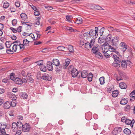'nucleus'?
Listing matches in <instances>:
<instances>
[{"label":"nucleus","instance_id":"nucleus-1","mask_svg":"<svg viewBox=\"0 0 135 135\" xmlns=\"http://www.w3.org/2000/svg\"><path fill=\"white\" fill-rule=\"evenodd\" d=\"M95 30H91L89 32V33L91 39H94L95 41V38L98 36V28L97 27H95Z\"/></svg>","mask_w":135,"mask_h":135},{"label":"nucleus","instance_id":"nucleus-2","mask_svg":"<svg viewBox=\"0 0 135 135\" xmlns=\"http://www.w3.org/2000/svg\"><path fill=\"white\" fill-rule=\"evenodd\" d=\"M95 40L94 39H91L90 42H86L85 43L84 47L86 50H89L92 48L95 44Z\"/></svg>","mask_w":135,"mask_h":135},{"label":"nucleus","instance_id":"nucleus-3","mask_svg":"<svg viewBox=\"0 0 135 135\" xmlns=\"http://www.w3.org/2000/svg\"><path fill=\"white\" fill-rule=\"evenodd\" d=\"M20 128L22 127V131L24 132H27L29 131L30 127L28 124L26 123L23 125H20Z\"/></svg>","mask_w":135,"mask_h":135},{"label":"nucleus","instance_id":"nucleus-4","mask_svg":"<svg viewBox=\"0 0 135 135\" xmlns=\"http://www.w3.org/2000/svg\"><path fill=\"white\" fill-rule=\"evenodd\" d=\"M119 38L118 36L113 37L111 40V44L113 46H116L119 44Z\"/></svg>","mask_w":135,"mask_h":135},{"label":"nucleus","instance_id":"nucleus-5","mask_svg":"<svg viewBox=\"0 0 135 135\" xmlns=\"http://www.w3.org/2000/svg\"><path fill=\"white\" fill-rule=\"evenodd\" d=\"M127 45L124 42H122L119 44V49L123 52H124L127 50Z\"/></svg>","mask_w":135,"mask_h":135},{"label":"nucleus","instance_id":"nucleus-6","mask_svg":"<svg viewBox=\"0 0 135 135\" xmlns=\"http://www.w3.org/2000/svg\"><path fill=\"white\" fill-rule=\"evenodd\" d=\"M93 46L91 50V52L95 54L98 52L100 48V46L98 44H95V43Z\"/></svg>","mask_w":135,"mask_h":135},{"label":"nucleus","instance_id":"nucleus-7","mask_svg":"<svg viewBox=\"0 0 135 135\" xmlns=\"http://www.w3.org/2000/svg\"><path fill=\"white\" fill-rule=\"evenodd\" d=\"M135 123V120L134 119L131 120L128 119H127L125 123L127 125H130L131 127L132 128L133 126V124Z\"/></svg>","mask_w":135,"mask_h":135},{"label":"nucleus","instance_id":"nucleus-8","mask_svg":"<svg viewBox=\"0 0 135 135\" xmlns=\"http://www.w3.org/2000/svg\"><path fill=\"white\" fill-rule=\"evenodd\" d=\"M41 78L42 79L44 80L50 81L51 80L50 75L49 74H44L41 76Z\"/></svg>","mask_w":135,"mask_h":135},{"label":"nucleus","instance_id":"nucleus-9","mask_svg":"<svg viewBox=\"0 0 135 135\" xmlns=\"http://www.w3.org/2000/svg\"><path fill=\"white\" fill-rule=\"evenodd\" d=\"M122 128L120 127H115L112 131V133L113 135H116L119 133L121 131Z\"/></svg>","mask_w":135,"mask_h":135},{"label":"nucleus","instance_id":"nucleus-10","mask_svg":"<svg viewBox=\"0 0 135 135\" xmlns=\"http://www.w3.org/2000/svg\"><path fill=\"white\" fill-rule=\"evenodd\" d=\"M20 126L19 124H17L16 123L13 122L12 124V129L13 132H15L17 130V127L20 128Z\"/></svg>","mask_w":135,"mask_h":135},{"label":"nucleus","instance_id":"nucleus-11","mask_svg":"<svg viewBox=\"0 0 135 135\" xmlns=\"http://www.w3.org/2000/svg\"><path fill=\"white\" fill-rule=\"evenodd\" d=\"M78 73L76 69L74 68L72 69L71 71V75L73 78L76 77Z\"/></svg>","mask_w":135,"mask_h":135},{"label":"nucleus","instance_id":"nucleus-12","mask_svg":"<svg viewBox=\"0 0 135 135\" xmlns=\"http://www.w3.org/2000/svg\"><path fill=\"white\" fill-rule=\"evenodd\" d=\"M32 76L31 73H28L27 76V81L29 82H32L34 81Z\"/></svg>","mask_w":135,"mask_h":135},{"label":"nucleus","instance_id":"nucleus-13","mask_svg":"<svg viewBox=\"0 0 135 135\" xmlns=\"http://www.w3.org/2000/svg\"><path fill=\"white\" fill-rule=\"evenodd\" d=\"M108 49L111 52L115 53V54L118 55L119 54V52L116 50L115 49L114 47L109 45L108 46Z\"/></svg>","mask_w":135,"mask_h":135},{"label":"nucleus","instance_id":"nucleus-14","mask_svg":"<svg viewBox=\"0 0 135 135\" xmlns=\"http://www.w3.org/2000/svg\"><path fill=\"white\" fill-rule=\"evenodd\" d=\"M47 69L49 71H52L53 70V66L52 62L50 61H48L47 63Z\"/></svg>","mask_w":135,"mask_h":135},{"label":"nucleus","instance_id":"nucleus-15","mask_svg":"<svg viewBox=\"0 0 135 135\" xmlns=\"http://www.w3.org/2000/svg\"><path fill=\"white\" fill-rule=\"evenodd\" d=\"M10 102L7 101L4 103L3 105V107L5 109H8L11 107Z\"/></svg>","mask_w":135,"mask_h":135},{"label":"nucleus","instance_id":"nucleus-16","mask_svg":"<svg viewBox=\"0 0 135 135\" xmlns=\"http://www.w3.org/2000/svg\"><path fill=\"white\" fill-rule=\"evenodd\" d=\"M8 97L11 99L12 100H16L17 97L15 95L12 93H9L8 95Z\"/></svg>","mask_w":135,"mask_h":135},{"label":"nucleus","instance_id":"nucleus-17","mask_svg":"<svg viewBox=\"0 0 135 135\" xmlns=\"http://www.w3.org/2000/svg\"><path fill=\"white\" fill-rule=\"evenodd\" d=\"M88 73L86 70L83 71L81 73V77L83 78H86L87 76Z\"/></svg>","mask_w":135,"mask_h":135},{"label":"nucleus","instance_id":"nucleus-18","mask_svg":"<svg viewBox=\"0 0 135 135\" xmlns=\"http://www.w3.org/2000/svg\"><path fill=\"white\" fill-rule=\"evenodd\" d=\"M84 37V38L86 40H88L91 39L90 35L89 32H85L83 34Z\"/></svg>","mask_w":135,"mask_h":135},{"label":"nucleus","instance_id":"nucleus-19","mask_svg":"<svg viewBox=\"0 0 135 135\" xmlns=\"http://www.w3.org/2000/svg\"><path fill=\"white\" fill-rule=\"evenodd\" d=\"M128 101V99L127 98H123L122 99L120 102V103L122 105H125L127 104Z\"/></svg>","mask_w":135,"mask_h":135},{"label":"nucleus","instance_id":"nucleus-20","mask_svg":"<svg viewBox=\"0 0 135 135\" xmlns=\"http://www.w3.org/2000/svg\"><path fill=\"white\" fill-rule=\"evenodd\" d=\"M14 81L16 84H22V82L21 81V79L20 78H16Z\"/></svg>","mask_w":135,"mask_h":135},{"label":"nucleus","instance_id":"nucleus-21","mask_svg":"<svg viewBox=\"0 0 135 135\" xmlns=\"http://www.w3.org/2000/svg\"><path fill=\"white\" fill-rule=\"evenodd\" d=\"M70 61V60L69 59H67L66 60L65 62L63 64V66H64V68H66L69 64Z\"/></svg>","mask_w":135,"mask_h":135},{"label":"nucleus","instance_id":"nucleus-22","mask_svg":"<svg viewBox=\"0 0 135 135\" xmlns=\"http://www.w3.org/2000/svg\"><path fill=\"white\" fill-rule=\"evenodd\" d=\"M119 87L122 89H126L127 87L126 84L123 82H121L119 83Z\"/></svg>","mask_w":135,"mask_h":135},{"label":"nucleus","instance_id":"nucleus-23","mask_svg":"<svg viewBox=\"0 0 135 135\" xmlns=\"http://www.w3.org/2000/svg\"><path fill=\"white\" fill-rule=\"evenodd\" d=\"M20 16L22 20L25 21L27 19V17L26 14L24 13L21 14Z\"/></svg>","mask_w":135,"mask_h":135},{"label":"nucleus","instance_id":"nucleus-24","mask_svg":"<svg viewBox=\"0 0 135 135\" xmlns=\"http://www.w3.org/2000/svg\"><path fill=\"white\" fill-rule=\"evenodd\" d=\"M114 60L115 64H118L119 63H120V60L119 57H118L117 55L113 58Z\"/></svg>","mask_w":135,"mask_h":135},{"label":"nucleus","instance_id":"nucleus-25","mask_svg":"<svg viewBox=\"0 0 135 135\" xmlns=\"http://www.w3.org/2000/svg\"><path fill=\"white\" fill-rule=\"evenodd\" d=\"M52 64L55 66H57L60 64V62L58 60L54 59L53 60Z\"/></svg>","mask_w":135,"mask_h":135},{"label":"nucleus","instance_id":"nucleus-26","mask_svg":"<svg viewBox=\"0 0 135 135\" xmlns=\"http://www.w3.org/2000/svg\"><path fill=\"white\" fill-rule=\"evenodd\" d=\"M124 133L127 135H129L131 133V130L128 128H125L123 131Z\"/></svg>","mask_w":135,"mask_h":135},{"label":"nucleus","instance_id":"nucleus-27","mask_svg":"<svg viewBox=\"0 0 135 135\" xmlns=\"http://www.w3.org/2000/svg\"><path fill=\"white\" fill-rule=\"evenodd\" d=\"M56 66L55 70L56 72H58L61 70L62 66L61 65L59 64Z\"/></svg>","mask_w":135,"mask_h":135},{"label":"nucleus","instance_id":"nucleus-28","mask_svg":"<svg viewBox=\"0 0 135 135\" xmlns=\"http://www.w3.org/2000/svg\"><path fill=\"white\" fill-rule=\"evenodd\" d=\"M20 97L22 98L26 99L27 98L28 95L25 93L22 92L20 93Z\"/></svg>","mask_w":135,"mask_h":135},{"label":"nucleus","instance_id":"nucleus-29","mask_svg":"<svg viewBox=\"0 0 135 135\" xmlns=\"http://www.w3.org/2000/svg\"><path fill=\"white\" fill-rule=\"evenodd\" d=\"M6 133L4 129L0 127V135H5Z\"/></svg>","mask_w":135,"mask_h":135},{"label":"nucleus","instance_id":"nucleus-30","mask_svg":"<svg viewBox=\"0 0 135 135\" xmlns=\"http://www.w3.org/2000/svg\"><path fill=\"white\" fill-rule=\"evenodd\" d=\"M119 92L117 90H116L112 91V95L113 97H117L118 95Z\"/></svg>","mask_w":135,"mask_h":135},{"label":"nucleus","instance_id":"nucleus-31","mask_svg":"<svg viewBox=\"0 0 135 135\" xmlns=\"http://www.w3.org/2000/svg\"><path fill=\"white\" fill-rule=\"evenodd\" d=\"M122 68H127V64L126 60H122V61L121 65Z\"/></svg>","mask_w":135,"mask_h":135},{"label":"nucleus","instance_id":"nucleus-32","mask_svg":"<svg viewBox=\"0 0 135 135\" xmlns=\"http://www.w3.org/2000/svg\"><path fill=\"white\" fill-rule=\"evenodd\" d=\"M105 39L103 37H99L98 38V41L99 43L101 44L105 42Z\"/></svg>","mask_w":135,"mask_h":135},{"label":"nucleus","instance_id":"nucleus-33","mask_svg":"<svg viewBox=\"0 0 135 135\" xmlns=\"http://www.w3.org/2000/svg\"><path fill=\"white\" fill-rule=\"evenodd\" d=\"M100 81V84L101 85L105 83L104 77L102 76L99 79Z\"/></svg>","mask_w":135,"mask_h":135},{"label":"nucleus","instance_id":"nucleus-34","mask_svg":"<svg viewBox=\"0 0 135 135\" xmlns=\"http://www.w3.org/2000/svg\"><path fill=\"white\" fill-rule=\"evenodd\" d=\"M68 50L70 52L73 53L74 51L73 46L71 45H69L68 47Z\"/></svg>","mask_w":135,"mask_h":135},{"label":"nucleus","instance_id":"nucleus-35","mask_svg":"<svg viewBox=\"0 0 135 135\" xmlns=\"http://www.w3.org/2000/svg\"><path fill=\"white\" fill-rule=\"evenodd\" d=\"M29 42L30 41L27 39H24L23 41V44L25 46H27L29 45Z\"/></svg>","mask_w":135,"mask_h":135},{"label":"nucleus","instance_id":"nucleus-36","mask_svg":"<svg viewBox=\"0 0 135 135\" xmlns=\"http://www.w3.org/2000/svg\"><path fill=\"white\" fill-rule=\"evenodd\" d=\"M40 69L41 71L45 72L46 70V66L44 65H42L40 66Z\"/></svg>","mask_w":135,"mask_h":135},{"label":"nucleus","instance_id":"nucleus-37","mask_svg":"<svg viewBox=\"0 0 135 135\" xmlns=\"http://www.w3.org/2000/svg\"><path fill=\"white\" fill-rule=\"evenodd\" d=\"M9 6V3L7 2H4L3 4V7L4 8H7Z\"/></svg>","mask_w":135,"mask_h":135},{"label":"nucleus","instance_id":"nucleus-38","mask_svg":"<svg viewBox=\"0 0 135 135\" xmlns=\"http://www.w3.org/2000/svg\"><path fill=\"white\" fill-rule=\"evenodd\" d=\"M95 56L96 57L99 58H102V57L103 55L100 52H97L95 54Z\"/></svg>","mask_w":135,"mask_h":135},{"label":"nucleus","instance_id":"nucleus-39","mask_svg":"<svg viewBox=\"0 0 135 135\" xmlns=\"http://www.w3.org/2000/svg\"><path fill=\"white\" fill-rule=\"evenodd\" d=\"M108 50V47L107 46H105L104 47V50H103V49H102V52L105 53L107 52H109Z\"/></svg>","mask_w":135,"mask_h":135},{"label":"nucleus","instance_id":"nucleus-40","mask_svg":"<svg viewBox=\"0 0 135 135\" xmlns=\"http://www.w3.org/2000/svg\"><path fill=\"white\" fill-rule=\"evenodd\" d=\"M14 74L13 73H12L10 74V79L13 80L14 81L15 80V79H16V78H15L14 76Z\"/></svg>","mask_w":135,"mask_h":135},{"label":"nucleus","instance_id":"nucleus-41","mask_svg":"<svg viewBox=\"0 0 135 135\" xmlns=\"http://www.w3.org/2000/svg\"><path fill=\"white\" fill-rule=\"evenodd\" d=\"M65 48V47L62 46H59L57 48L58 50L60 51H63Z\"/></svg>","mask_w":135,"mask_h":135},{"label":"nucleus","instance_id":"nucleus-42","mask_svg":"<svg viewBox=\"0 0 135 135\" xmlns=\"http://www.w3.org/2000/svg\"><path fill=\"white\" fill-rule=\"evenodd\" d=\"M6 52L7 54H13L14 52L13 50H11L9 49H7L6 50Z\"/></svg>","mask_w":135,"mask_h":135},{"label":"nucleus","instance_id":"nucleus-43","mask_svg":"<svg viewBox=\"0 0 135 135\" xmlns=\"http://www.w3.org/2000/svg\"><path fill=\"white\" fill-rule=\"evenodd\" d=\"M17 46H16V45H15V44L13 45L12 47V50L14 52L16 51L17 49Z\"/></svg>","mask_w":135,"mask_h":135},{"label":"nucleus","instance_id":"nucleus-44","mask_svg":"<svg viewBox=\"0 0 135 135\" xmlns=\"http://www.w3.org/2000/svg\"><path fill=\"white\" fill-rule=\"evenodd\" d=\"M77 19L76 21L78 22V23L81 24L83 23V19L81 18H79Z\"/></svg>","mask_w":135,"mask_h":135},{"label":"nucleus","instance_id":"nucleus-45","mask_svg":"<svg viewBox=\"0 0 135 135\" xmlns=\"http://www.w3.org/2000/svg\"><path fill=\"white\" fill-rule=\"evenodd\" d=\"M94 8L95 9L97 10H102L103 9L101 7L97 5H95Z\"/></svg>","mask_w":135,"mask_h":135},{"label":"nucleus","instance_id":"nucleus-46","mask_svg":"<svg viewBox=\"0 0 135 135\" xmlns=\"http://www.w3.org/2000/svg\"><path fill=\"white\" fill-rule=\"evenodd\" d=\"M127 65L129 66L130 67H131L132 65V62L129 60L126 61Z\"/></svg>","mask_w":135,"mask_h":135},{"label":"nucleus","instance_id":"nucleus-47","mask_svg":"<svg viewBox=\"0 0 135 135\" xmlns=\"http://www.w3.org/2000/svg\"><path fill=\"white\" fill-rule=\"evenodd\" d=\"M13 44H15L16 45L17 47V46H19L21 44L20 41H15L13 42Z\"/></svg>","mask_w":135,"mask_h":135},{"label":"nucleus","instance_id":"nucleus-48","mask_svg":"<svg viewBox=\"0 0 135 135\" xmlns=\"http://www.w3.org/2000/svg\"><path fill=\"white\" fill-rule=\"evenodd\" d=\"M17 23V20L16 19H14L12 21V24L13 26H15Z\"/></svg>","mask_w":135,"mask_h":135},{"label":"nucleus","instance_id":"nucleus-49","mask_svg":"<svg viewBox=\"0 0 135 135\" xmlns=\"http://www.w3.org/2000/svg\"><path fill=\"white\" fill-rule=\"evenodd\" d=\"M130 97H135V90H133L131 92L129 95Z\"/></svg>","mask_w":135,"mask_h":135},{"label":"nucleus","instance_id":"nucleus-50","mask_svg":"<svg viewBox=\"0 0 135 135\" xmlns=\"http://www.w3.org/2000/svg\"><path fill=\"white\" fill-rule=\"evenodd\" d=\"M20 49L22 51H23L25 49V46L23 44H21L19 46Z\"/></svg>","mask_w":135,"mask_h":135},{"label":"nucleus","instance_id":"nucleus-51","mask_svg":"<svg viewBox=\"0 0 135 135\" xmlns=\"http://www.w3.org/2000/svg\"><path fill=\"white\" fill-rule=\"evenodd\" d=\"M9 9L11 12H14L16 10L15 8L12 7H11L9 8Z\"/></svg>","mask_w":135,"mask_h":135},{"label":"nucleus","instance_id":"nucleus-52","mask_svg":"<svg viewBox=\"0 0 135 135\" xmlns=\"http://www.w3.org/2000/svg\"><path fill=\"white\" fill-rule=\"evenodd\" d=\"M21 74L24 77H25L26 76H27V74L28 73L24 71H22L21 72Z\"/></svg>","mask_w":135,"mask_h":135},{"label":"nucleus","instance_id":"nucleus-53","mask_svg":"<svg viewBox=\"0 0 135 135\" xmlns=\"http://www.w3.org/2000/svg\"><path fill=\"white\" fill-rule=\"evenodd\" d=\"M104 28L103 27L100 30L99 32L100 33V34L101 36H102V35L103 33L104 32Z\"/></svg>","mask_w":135,"mask_h":135},{"label":"nucleus","instance_id":"nucleus-54","mask_svg":"<svg viewBox=\"0 0 135 135\" xmlns=\"http://www.w3.org/2000/svg\"><path fill=\"white\" fill-rule=\"evenodd\" d=\"M66 29L68 30H69L70 31L72 32L74 31V30L73 28L71 27H66Z\"/></svg>","mask_w":135,"mask_h":135},{"label":"nucleus","instance_id":"nucleus-55","mask_svg":"<svg viewBox=\"0 0 135 135\" xmlns=\"http://www.w3.org/2000/svg\"><path fill=\"white\" fill-rule=\"evenodd\" d=\"M108 52L103 53L104 56L107 58H109L110 56V54L108 53Z\"/></svg>","mask_w":135,"mask_h":135},{"label":"nucleus","instance_id":"nucleus-56","mask_svg":"<svg viewBox=\"0 0 135 135\" xmlns=\"http://www.w3.org/2000/svg\"><path fill=\"white\" fill-rule=\"evenodd\" d=\"M130 108V107L129 105H127L125 107V110L127 111Z\"/></svg>","mask_w":135,"mask_h":135},{"label":"nucleus","instance_id":"nucleus-57","mask_svg":"<svg viewBox=\"0 0 135 135\" xmlns=\"http://www.w3.org/2000/svg\"><path fill=\"white\" fill-rule=\"evenodd\" d=\"M127 119L125 116H123L121 118V121L123 122H125Z\"/></svg>","mask_w":135,"mask_h":135},{"label":"nucleus","instance_id":"nucleus-58","mask_svg":"<svg viewBox=\"0 0 135 135\" xmlns=\"http://www.w3.org/2000/svg\"><path fill=\"white\" fill-rule=\"evenodd\" d=\"M10 104H11V106L13 107H15L16 105V103L14 102H10Z\"/></svg>","mask_w":135,"mask_h":135},{"label":"nucleus","instance_id":"nucleus-59","mask_svg":"<svg viewBox=\"0 0 135 135\" xmlns=\"http://www.w3.org/2000/svg\"><path fill=\"white\" fill-rule=\"evenodd\" d=\"M10 29L14 33H16L17 32V30L16 29L12 27H11Z\"/></svg>","mask_w":135,"mask_h":135},{"label":"nucleus","instance_id":"nucleus-60","mask_svg":"<svg viewBox=\"0 0 135 135\" xmlns=\"http://www.w3.org/2000/svg\"><path fill=\"white\" fill-rule=\"evenodd\" d=\"M22 26H19L16 29L17 32H20L21 31Z\"/></svg>","mask_w":135,"mask_h":135},{"label":"nucleus","instance_id":"nucleus-61","mask_svg":"<svg viewBox=\"0 0 135 135\" xmlns=\"http://www.w3.org/2000/svg\"><path fill=\"white\" fill-rule=\"evenodd\" d=\"M115 53L113 52L111 53L110 54V56L114 58L117 56L116 55V54H115Z\"/></svg>","mask_w":135,"mask_h":135},{"label":"nucleus","instance_id":"nucleus-62","mask_svg":"<svg viewBox=\"0 0 135 135\" xmlns=\"http://www.w3.org/2000/svg\"><path fill=\"white\" fill-rule=\"evenodd\" d=\"M85 43L83 41H80V46H81V47L83 46L84 44L85 45Z\"/></svg>","mask_w":135,"mask_h":135},{"label":"nucleus","instance_id":"nucleus-63","mask_svg":"<svg viewBox=\"0 0 135 135\" xmlns=\"http://www.w3.org/2000/svg\"><path fill=\"white\" fill-rule=\"evenodd\" d=\"M15 6L17 7H19L20 6V3L19 1L15 2Z\"/></svg>","mask_w":135,"mask_h":135},{"label":"nucleus","instance_id":"nucleus-64","mask_svg":"<svg viewBox=\"0 0 135 135\" xmlns=\"http://www.w3.org/2000/svg\"><path fill=\"white\" fill-rule=\"evenodd\" d=\"M6 47L7 48H10L11 46V45L9 44V42H7L6 43Z\"/></svg>","mask_w":135,"mask_h":135}]
</instances>
